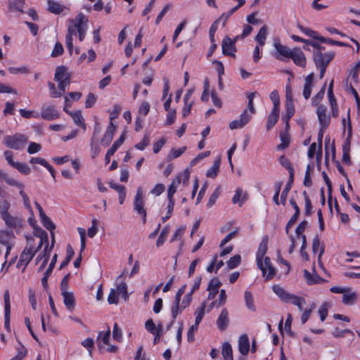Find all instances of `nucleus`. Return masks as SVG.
I'll return each instance as SVG.
<instances>
[{
	"mask_svg": "<svg viewBox=\"0 0 360 360\" xmlns=\"http://www.w3.org/2000/svg\"><path fill=\"white\" fill-rule=\"evenodd\" d=\"M88 28V20L83 13H79L74 19L68 20V33L65 37V44L72 54L73 51V36H77L78 33L79 39L82 41L85 38Z\"/></svg>",
	"mask_w": 360,
	"mask_h": 360,
	"instance_id": "f257e3e1",
	"label": "nucleus"
},
{
	"mask_svg": "<svg viewBox=\"0 0 360 360\" xmlns=\"http://www.w3.org/2000/svg\"><path fill=\"white\" fill-rule=\"evenodd\" d=\"M268 237H263L256 253L257 265L262 271V276L266 280L271 279L276 274V269L272 266L270 258L265 257L268 248Z\"/></svg>",
	"mask_w": 360,
	"mask_h": 360,
	"instance_id": "f03ea898",
	"label": "nucleus"
},
{
	"mask_svg": "<svg viewBox=\"0 0 360 360\" xmlns=\"http://www.w3.org/2000/svg\"><path fill=\"white\" fill-rule=\"evenodd\" d=\"M39 240L37 246L35 245L34 238L32 237L27 238V245L22 252L20 259L17 264V267H22L23 270L30 262L32 259L34 257L36 252L39 250L44 243L48 242L47 233L44 232L39 236Z\"/></svg>",
	"mask_w": 360,
	"mask_h": 360,
	"instance_id": "7ed1b4c3",
	"label": "nucleus"
},
{
	"mask_svg": "<svg viewBox=\"0 0 360 360\" xmlns=\"http://www.w3.org/2000/svg\"><path fill=\"white\" fill-rule=\"evenodd\" d=\"M272 290L282 302L292 304L301 311L304 310L303 306L306 304L304 297L292 294L278 285H273Z\"/></svg>",
	"mask_w": 360,
	"mask_h": 360,
	"instance_id": "20e7f679",
	"label": "nucleus"
},
{
	"mask_svg": "<svg viewBox=\"0 0 360 360\" xmlns=\"http://www.w3.org/2000/svg\"><path fill=\"white\" fill-rule=\"evenodd\" d=\"M27 141V139L25 135L16 134L13 136H6L4 138L3 143L9 148L20 150L25 147Z\"/></svg>",
	"mask_w": 360,
	"mask_h": 360,
	"instance_id": "39448f33",
	"label": "nucleus"
},
{
	"mask_svg": "<svg viewBox=\"0 0 360 360\" xmlns=\"http://www.w3.org/2000/svg\"><path fill=\"white\" fill-rule=\"evenodd\" d=\"M144 199L143 193L141 188H138L136 193L134 200V210L141 216L143 223L145 224L146 221V211L144 209Z\"/></svg>",
	"mask_w": 360,
	"mask_h": 360,
	"instance_id": "423d86ee",
	"label": "nucleus"
},
{
	"mask_svg": "<svg viewBox=\"0 0 360 360\" xmlns=\"http://www.w3.org/2000/svg\"><path fill=\"white\" fill-rule=\"evenodd\" d=\"M192 292H189L186 293L184 297H183L182 300L180 302H178L177 304V309L176 311H174V301L172 304L171 306V314L172 317L173 318V321L175 320L178 316L179 314L181 313V311L187 308L192 302Z\"/></svg>",
	"mask_w": 360,
	"mask_h": 360,
	"instance_id": "0eeeda50",
	"label": "nucleus"
},
{
	"mask_svg": "<svg viewBox=\"0 0 360 360\" xmlns=\"http://www.w3.org/2000/svg\"><path fill=\"white\" fill-rule=\"evenodd\" d=\"M255 95V93H250L248 95V109H245L240 115V120L241 121L240 122H243L245 126L250 122L252 115H254L256 112L253 106V99Z\"/></svg>",
	"mask_w": 360,
	"mask_h": 360,
	"instance_id": "6e6552de",
	"label": "nucleus"
},
{
	"mask_svg": "<svg viewBox=\"0 0 360 360\" xmlns=\"http://www.w3.org/2000/svg\"><path fill=\"white\" fill-rule=\"evenodd\" d=\"M60 117V113L56 107L51 104H44L41 108V118L52 121Z\"/></svg>",
	"mask_w": 360,
	"mask_h": 360,
	"instance_id": "1a4fd4ad",
	"label": "nucleus"
},
{
	"mask_svg": "<svg viewBox=\"0 0 360 360\" xmlns=\"http://www.w3.org/2000/svg\"><path fill=\"white\" fill-rule=\"evenodd\" d=\"M335 54L333 52L322 53L316 52L314 54V61L316 68H327L329 63L333 59Z\"/></svg>",
	"mask_w": 360,
	"mask_h": 360,
	"instance_id": "9d476101",
	"label": "nucleus"
},
{
	"mask_svg": "<svg viewBox=\"0 0 360 360\" xmlns=\"http://www.w3.org/2000/svg\"><path fill=\"white\" fill-rule=\"evenodd\" d=\"M273 46L276 50L274 57L279 60H284L285 58H289L292 49L283 45L278 39H274Z\"/></svg>",
	"mask_w": 360,
	"mask_h": 360,
	"instance_id": "9b49d317",
	"label": "nucleus"
},
{
	"mask_svg": "<svg viewBox=\"0 0 360 360\" xmlns=\"http://www.w3.org/2000/svg\"><path fill=\"white\" fill-rule=\"evenodd\" d=\"M289 58L292 59L293 63L301 68H305L307 60L304 52L299 48L295 47L292 49Z\"/></svg>",
	"mask_w": 360,
	"mask_h": 360,
	"instance_id": "f8f14e48",
	"label": "nucleus"
},
{
	"mask_svg": "<svg viewBox=\"0 0 360 360\" xmlns=\"http://www.w3.org/2000/svg\"><path fill=\"white\" fill-rule=\"evenodd\" d=\"M316 112L320 126L322 128H327L330 122V117L327 114V108L325 105H319L317 106Z\"/></svg>",
	"mask_w": 360,
	"mask_h": 360,
	"instance_id": "ddd939ff",
	"label": "nucleus"
},
{
	"mask_svg": "<svg viewBox=\"0 0 360 360\" xmlns=\"http://www.w3.org/2000/svg\"><path fill=\"white\" fill-rule=\"evenodd\" d=\"M63 110L72 117L75 125L81 127L84 131L86 129L84 118L80 110L70 111L66 110V106H64Z\"/></svg>",
	"mask_w": 360,
	"mask_h": 360,
	"instance_id": "4468645a",
	"label": "nucleus"
},
{
	"mask_svg": "<svg viewBox=\"0 0 360 360\" xmlns=\"http://www.w3.org/2000/svg\"><path fill=\"white\" fill-rule=\"evenodd\" d=\"M222 53L225 56H234L236 51L234 41L229 37H225L221 44Z\"/></svg>",
	"mask_w": 360,
	"mask_h": 360,
	"instance_id": "2eb2a0df",
	"label": "nucleus"
},
{
	"mask_svg": "<svg viewBox=\"0 0 360 360\" xmlns=\"http://www.w3.org/2000/svg\"><path fill=\"white\" fill-rule=\"evenodd\" d=\"M312 251L314 255L318 254V263L320 266H323V264L321 262V257L324 253V246L321 244L320 240L318 236H316L313 238L312 242Z\"/></svg>",
	"mask_w": 360,
	"mask_h": 360,
	"instance_id": "dca6fc26",
	"label": "nucleus"
},
{
	"mask_svg": "<svg viewBox=\"0 0 360 360\" xmlns=\"http://www.w3.org/2000/svg\"><path fill=\"white\" fill-rule=\"evenodd\" d=\"M0 181H4L8 186L15 187V188H18L20 191H22L24 188V185L22 182H20L17 179L10 176L4 170L2 171L1 173H0Z\"/></svg>",
	"mask_w": 360,
	"mask_h": 360,
	"instance_id": "f3484780",
	"label": "nucleus"
},
{
	"mask_svg": "<svg viewBox=\"0 0 360 360\" xmlns=\"http://www.w3.org/2000/svg\"><path fill=\"white\" fill-rule=\"evenodd\" d=\"M123 274L118 276L115 281V285L116 288H114L116 290L117 292L120 295L121 297H122L124 301H126L128 297V293H127V285L125 282L120 281L122 276Z\"/></svg>",
	"mask_w": 360,
	"mask_h": 360,
	"instance_id": "a211bd4d",
	"label": "nucleus"
},
{
	"mask_svg": "<svg viewBox=\"0 0 360 360\" xmlns=\"http://www.w3.org/2000/svg\"><path fill=\"white\" fill-rule=\"evenodd\" d=\"M238 350L240 353L246 356L250 351V341L247 334H243L238 339Z\"/></svg>",
	"mask_w": 360,
	"mask_h": 360,
	"instance_id": "6ab92c4d",
	"label": "nucleus"
},
{
	"mask_svg": "<svg viewBox=\"0 0 360 360\" xmlns=\"http://www.w3.org/2000/svg\"><path fill=\"white\" fill-rule=\"evenodd\" d=\"M115 130L116 126L113 124L112 121H110L101 140V143L103 145L107 146L111 142Z\"/></svg>",
	"mask_w": 360,
	"mask_h": 360,
	"instance_id": "aec40b11",
	"label": "nucleus"
},
{
	"mask_svg": "<svg viewBox=\"0 0 360 360\" xmlns=\"http://www.w3.org/2000/svg\"><path fill=\"white\" fill-rule=\"evenodd\" d=\"M314 73H311L307 75L304 79L303 96L305 99H308L311 93L312 88L314 86Z\"/></svg>",
	"mask_w": 360,
	"mask_h": 360,
	"instance_id": "412c9836",
	"label": "nucleus"
},
{
	"mask_svg": "<svg viewBox=\"0 0 360 360\" xmlns=\"http://www.w3.org/2000/svg\"><path fill=\"white\" fill-rule=\"evenodd\" d=\"M63 302L69 311H72L75 306V296L72 292L63 290L62 292Z\"/></svg>",
	"mask_w": 360,
	"mask_h": 360,
	"instance_id": "4be33fe9",
	"label": "nucleus"
},
{
	"mask_svg": "<svg viewBox=\"0 0 360 360\" xmlns=\"http://www.w3.org/2000/svg\"><path fill=\"white\" fill-rule=\"evenodd\" d=\"M229 313L226 309H223L217 321V327L220 330H224L229 324Z\"/></svg>",
	"mask_w": 360,
	"mask_h": 360,
	"instance_id": "5701e85b",
	"label": "nucleus"
},
{
	"mask_svg": "<svg viewBox=\"0 0 360 360\" xmlns=\"http://www.w3.org/2000/svg\"><path fill=\"white\" fill-rule=\"evenodd\" d=\"M290 202L292 207L295 209V212L293 215H291V217L288 222L286 224L285 226V232L288 234L289 233V230L291 228V226L295 223V221L297 220V218L300 215V208L295 201L293 199H290Z\"/></svg>",
	"mask_w": 360,
	"mask_h": 360,
	"instance_id": "b1692460",
	"label": "nucleus"
},
{
	"mask_svg": "<svg viewBox=\"0 0 360 360\" xmlns=\"http://www.w3.org/2000/svg\"><path fill=\"white\" fill-rule=\"evenodd\" d=\"M11 242H15V235L11 231L0 230V243L2 245H8Z\"/></svg>",
	"mask_w": 360,
	"mask_h": 360,
	"instance_id": "393cba45",
	"label": "nucleus"
},
{
	"mask_svg": "<svg viewBox=\"0 0 360 360\" xmlns=\"http://www.w3.org/2000/svg\"><path fill=\"white\" fill-rule=\"evenodd\" d=\"M70 75L66 68L60 66L56 68L55 73V80L57 82L60 81L70 80Z\"/></svg>",
	"mask_w": 360,
	"mask_h": 360,
	"instance_id": "a878e982",
	"label": "nucleus"
},
{
	"mask_svg": "<svg viewBox=\"0 0 360 360\" xmlns=\"http://www.w3.org/2000/svg\"><path fill=\"white\" fill-rule=\"evenodd\" d=\"M268 34V27L266 25H263L259 30L256 35L255 40L257 45L263 46L266 43V39Z\"/></svg>",
	"mask_w": 360,
	"mask_h": 360,
	"instance_id": "bb28decb",
	"label": "nucleus"
},
{
	"mask_svg": "<svg viewBox=\"0 0 360 360\" xmlns=\"http://www.w3.org/2000/svg\"><path fill=\"white\" fill-rule=\"evenodd\" d=\"M245 3V0H240V3L236 6L235 7L232 8L231 9H230L228 12H225V13H223L221 14V15L217 18V20H219V22L221 21V20H223V25H225V24L226 23V21L228 20V19L239 8H240L242 6L244 5V4Z\"/></svg>",
	"mask_w": 360,
	"mask_h": 360,
	"instance_id": "cd10ccee",
	"label": "nucleus"
},
{
	"mask_svg": "<svg viewBox=\"0 0 360 360\" xmlns=\"http://www.w3.org/2000/svg\"><path fill=\"white\" fill-rule=\"evenodd\" d=\"M57 261V255L55 254L51 259V262L49 266V268L44 273V277L41 278V283L44 288H46L48 285V278L51 276L52 271L55 266L56 262Z\"/></svg>",
	"mask_w": 360,
	"mask_h": 360,
	"instance_id": "c85d7f7f",
	"label": "nucleus"
},
{
	"mask_svg": "<svg viewBox=\"0 0 360 360\" xmlns=\"http://www.w3.org/2000/svg\"><path fill=\"white\" fill-rule=\"evenodd\" d=\"M279 112L280 109H272L268 117L266 122V129L268 131H269L277 122L279 117Z\"/></svg>",
	"mask_w": 360,
	"mask_h": 360,
	"instance_id": "c756f323",
	"label": "nucleus"
},
{
	"mask_svg": "<svg viewBox=\"0 0 360 360\" xmlns=\"http://www.w3.org/2000/svg\"><path fill=\"white\" fill-rule=\"evenodd\" d=\"M145 328L151 334L155 335L156 337H160L162 326L161 325H160L158 328H156L152 319H148V321H146L145 323Z\"/></svg>",
	"mask_w": 360,
	"mask_h": 360,
	"instance_id": "7c9ffc66",
	"label": "nucleus"
},
{
	"mask_svg": "<svg viewBox=\"0 0 360 360\" xmlns=\"http://www.w3.org/2000/svg\"><path fill=\"white\" fill-rule=\"evenodd\" d=\"M181 184V176H177L171 183L167 191V198L174 199V195L176 192L179 186Z\"/></svg>",
	"mask_w": 360,
	"mask_h": 360,
	"instance_id": "2f4dec72",
	"label": "nucleus"
},
{
	"mask_svg": "<svg viewBox=\"0 0 360 360\" xmlns=\"http://www.w3.org/2000/svg\"><path fill=\"white\" fill-rule=\"evenodd\" d=\"M356 298L357 294L354 291H351L350 288H349L348 292L343 293L342 302L345 304L352 305L355 303Z\"/></svg>",
	"mask_w": 360,
	"mask_h": 360,
	"instance_id": "473e14b6",
	"label": "nucleus"
},
{
	"mask_svg": "<svg viewBox=\"0 0 360 360\" xmlns=\"http://www.w3.org/2000/svg\"><path fill=\"white\" fill-rule=\"evenodd\" d=\"M304 276L308 285L319 283L323 280L317 274H311L307 270H304Z\"/></svg>",
	"mask_w": 360,
	"mask_h": 360,
	"instance_id": "72a5a7b5",
	"label": "nucleus"
},
{
	"mask_svg": "<svg viewBox=\"0 0 360 360\" xmlns=\"http://www.w3.org/2000/svg\"><path fill=\"white\" fill-rule=\"evenodd\" d=\"M1 217L4 221L5 224L9 228H15L19 224V220L9 213L4 214Z\"/></svg>",
	"mask_w": 360,
	"mask_h": 360,
	"instance_id": "f704fd0d",
	"label": "nucleus"
},
{
	"mask_svg": "<svg viewBox=\"0 0 360 360\" xmlns=\"http://www.w3.org/2000/svg\"><path fill=\"white\" fill-rule=\"evenodd\" d=\"M64 8L65 7L58 2L53 0H49L48 1V10L52 13L60 14L63 11Z\"/></svg>",
	"mask_w": 360,
	"mask_h": 360,
	"instance_id": "c9c22d12",
	"label": "nucleus"
},
{
	"mask_svg": "<svg viewBox=\"0 0 360 360\" xmlns=\"http://www.w3.org/2000/svg\"><path fill=\"white\" fill-rule=\"evenodd\" d=\"M110 338V328L108 326L107 330L104 332H100L98 333L97 341L98 342V345L103 343L102 347H105V345H108L109 340Z\"/></svg>",
	"mask_w": 360,
	"mask_h": 360,
	"instance_id": "e433bc0d",
	"label": "nucleus"
},
{
	"mask_svg": "<svg viewBox=\"0 0 360 360\" xmlns=\"http://www.w3.org/2000/svg\"><path fill=\"white\" fill-rule=\"evenodd\" d=\"M220 158H217L214 160L212 166L207 171L206 176L210 178H214L217 176L220 166Z\"/></svg>",
	"mask_w": 360,
	"mask_h": 360,
	"instance_id": "4c0bfd02",
	"label": "nucleus"
},
{
	"mask_svg": "<svg viewBox=\"0 0 360 360\" xmlns=\"http://www.w3.org/2000/svg\"><path fill=\"white\" fill-rule=\"evenodd\" d=\"M297 27L305 35H307V36H308L309 37H311L313 39H317V40H319L320 41V38H321L322 37L320 36L319 34L317 32H316L314 30H311L309 27H304V26H302L301 25H298Z\"/></svg>",
	"mask_w": 360,
	"mask_h": 360,
	"instance_id": "58836bf2",
	"label": "nucleus"
},
{
	"mask_svg": "<svg viewBox=\"0 0 360 360\" xmlns=\"http://www.w3.org/2000/svg\"><path fill=\"white\" fill-rule=\"evenodd\" d=\"M285 111L286 114L284 117L285 121L288 123V120L295 114V106L292 100L286 101L285 102Z\"/></svg>",
	"mask_w": 360,
	"mask_h": 360,
	"instance_id": "ea45409f",
	"label": "nucleus"
},
{
	"mask_svg": "<svg viewBox=\"0 0 360 360\" xmlns=\"http://www.w3.org/2000/svg\"><path fill=\"white\" fill-rule=\"evenodd\" d=\"M45 243H46V246H45L43 252H41L40 254H39V255L37 256V257L36 259V264H37L40 261H43L45 259L46 254H49V258L50 257L51 252L53 248L54 239L53 238L52 239V243H51V246L49 245V241Z\"/></svg>",
	"mask_w": 360,
	"mask_h": 360,
	"instance_id": "a19ab883",
	"label": "nucleus"
},
{
	"mask_svg": "<svg viewBox=\"0 0 360 360\" xmlns=\"http://www.w3.org/2000/svg\"><path fill=\"white\" fill-rule=\"evenodd\" d=\"M244 300L247 308L252 311H255L256 307L254 304V299L252 293L250 291L246 290L245 292Z\"/></svg>",
	"mask_w": 360,
	"mask_h": 360,
	"instance_id": "79ce46f5",
	"label": "nucleus"
},
{
	"mask_svg": "<svg viewBox=\"0 0 360 360\" xmlns=\"http://www.w3.org/2000/svg\"><path fill=\"white\" fill-rule=\"evenodd\" d=\"M279 162L283 167H284L285 168H286L288 169V171L290 173V180L292 181L293 179V176H294V169H293V167H292L289 160L287 158H285L284 155H282L279 158Z\"/></svg>",
	"mask_w": 360,
	"mask_h": 360,
	"instance_id": "37998d69",
	"label": "nucleus"
},
{
	"mask_svg": "<svg viewBox=\"0 0 360 360\" xmlns=\"http://www.w3.org/2000/svg\"><path fill=\"white\" fill-rule=\"evenodd\" d=\"M232 347L228 342L224 343L222 346V355L224 360H233Z\"/></svg>",
	"mask_w": 360,
	"mask_h": 360,
	"instance_id": "c03bdc74",
	"label": "nucleus"
},
{
	"mask_svg": "<svg viewBox=\"0 0 360 360\" xmlns=\"http://www.w3.org/2000/svg\"><path fill=\"white\" fill-rule=\"evenodd\" d=\"M246 198L245 195H243V190L241 188H238L236 191V193L232 198V202L234 204L238 203L240 206H241L243 202L245 201Z\"/></svg>",
	"mask_w": 360,
	"mask_h": 360,
	"instance_id": "a18cd8bd",
	"label": "nucleus"
},
{
	"mask_svg": "<svg viewBox=\"0 0 360 360\" xmlns=\"http://www.w3.org/2000/svg\"><path fill=\"white\" fill-rule=\"evenodd\" d=\"M205 304L202 303L200 307H198L195 311V323L199 326L204 315H205Z\"/></svg>",
	"mask_w": 360,
	"mask_h": 360,
	"instance_id": "49530a36",
	"label": "nucleus"
},
{
	"mask_svg": "<svg viewBox=\"0 0 360 360\" xmlns=\"http://www.w3.org/2000/svg\"><path fill=\"white\" fill-rule=\"evenodd\" d=\"M186 150V146H183L181 148L175 149L172 148L169 153L168 154V159L172 160L179 158L181 156Z\"/></svg>",
	"mask_w": 360,
	"mask_h": 360,
	"instance_id": "de8ad7c7",
	"label": "nucleus"
},
{
	"mask_svg": "<svg viewBox=\"0 0 360 360\" xmlns=\"http://www.w3.org/2000/svg\"><path fill=\"white\" fill-rule=\"evenodd\" d=\"M326 128H322L321 127L320 130L318 134V142H319V146L317 149V160H320L322 156V139L323 136L324 130Z\"/></svg>",
	"mask_w": 360,
	"mask_h": 360,
	"instance_id": "09e8293b",
	"label": "nucleus"
},
{
	"mask_svg": "<svg viewBox=\"0 0 360 360\" xmlns=\"http://www.w3.org/2000/svg\"><path fill=\"white\" fill-rule=\"evenodd\" d=\"M326 84H325L321 89L316 94V96H314L312 98L311 103L314 105H319V103L323 99L325 95V90H326Z\"/></svg>",
	"mask_w": 360,
	"mask_h": 360,
	"instance_id": "8fccbe9b",
	"label": "nucleus"
},
{
	"mask_svg": "<svg viewBox=\"0 0 360 360\" xmlns=\"http://www.w3.org/2000/svg\"><path fill=\"white\" fill-rule=\"evenodd\" d=\"M168 233H169V227L168 226L164 227L163 229L161 231L160 234L156 241L157 247L159 248L164 244Z\"/></svg>",
	"mask_w": 360,
	"mask_h": 360,
	"instance_id": "3c124183",
	"label": "nucleus"
},
{
	"mask_svg": "<svg viewBox=\"0 0 360 360\" xmlns=\"http://www.w3.org/2000/svg\"><path fill=\"white\" fill-rule=\"evenodd\" d=\"M120 295L117 292L116 290L112 288L108 296V302L110 304H117L119 302V297Z\"/></svg>",
	"mask_w": 360,
	"mask_h": 360,
	"instance_id": "603ef678",
	"label": "nucleus"
},
{
	"mask_svg": "<svg viewBox=\"0 0 360 360\" xmlns=\"http://www.w3.org/2000/svg\"><path fill=\"white\" fill-rule=\"evenodd\" d=\"M14 168L18 169L21 174L24 175H27L31 172L30 168L26 164L19 162L15 164Z\"/></svg>",
	"mask_w": 360,
	"mask_h": 360,
	"instance_id": "864d4df0",
	"label": "nucleus"
},
{
	"mask_svg": "<svg viewBox=\"0 0 360 360\" xmlns=\"http://www.w3.org/2000/svg\"><path fill=\"white\" fill-rule=\"evenodd\" d=\"M10 202L6 198L1 199L0 200V215H5V214L8 213V210L10 208Z\"/></svg>",
	"mask_w": 360,
	"mask_h": 360,
	"instance_id": "5fc2aeb1",
	"label": "nucleus"
},
{
	"mask_svg": "<svg viewBox=\"0 0 360 360\" xmlns=\"http://www.w3.org/2000/svg\"><path fill=\"white\" fill-rule=\"evenodd\" d=\"M270 99L271 100L273 104H274V109H280L279 105H280V98L278 92L276 90H274L270 94Z\"/></svg>",
	"mask_w": 360,
	"mask_h": 360,
	"instance_id": "6e6d98bb",
	"label": "nucleus"
},
{
	"mask_svg": "<svg viewBox=\"0 0 360 360\" xmlns=\"http://www.w3.org/2000/svg\"><path fill=\"white\" fill-rule=\"evenodd\" d=\"M226 301V291L224 289L220 290L219 297L218 301H215L212 302L213 306H216L217 307H219L224 305Z\"/></svg>",
	"mask_w": 360,
	"mask_h": 360,
	"instance_id": "4d7b16f0",
	"label": "nucleus"
},
{
	"mask_svg": "<svg viewBox=\"0 0 360 360\" xmlns=\"http://www.w3.org/2000/svg\"><path fill=\"white\" fill-rule=\"evenodd\" d=\"M240 261H241L240 256L239 255H236L232 257L231 258H230V259L227 262V265L229 269H234L240 264Z\"/></svg>",
	"mask_w": 360,
	"mask_h": 360,
	"instance_id": "13d9d810",
	"label": "nucleus"
},
{
	"mask_svg": "<svg viewBox=\"0 0 360 360\" xmlns=\"http://www.w3.org/2000/svg\"><path fill=\"white\" fill-rule=\"evenodd\" d=\"M320 42L326 43L331 45H336L339 46H349V45L345 42L335 41L330 38L321 37L320 38Z\"/></svg>",
	"mask_w": 360,
	"mask_h": 360,
	"instance_id": "bf43d9fd",
	"label": "nucleus"
},
{
	"mask_svg": "<svg viewBox=\"0 0 360 360\" xmlns=\"http://www.w3.org/2000/svg\"><path fill=\"white\" fill-rule=\"evenodd\" d=\"M25 0H13L10 3V7L14 8L20 12H23V6Z\"/></svg>",
	"mask_w": 360,
	"mask_h": 360,
	"instance_id": "052dcab7",
	"label": "nucleus"
},
{
	"mask_svg": "<svg viewBox=\"0 0 360 360\" xmlns=\"http://www.w3.org/2000/svg\"><path fill=\"white\" fill-rule=\"evenodd\" d=\"M8 70L11 74H13V75H16V74H19V73L28 74L30 72V70L27 67H20V68L9 67Z\"/></svg>",
	"mask_w": 360,
	"mask_h": 360,
	"instance_id": "680f3d73",
	"label": "nucleus"
},
{
	"mask_svg": "<svg viewBox=\"0 0 360 360\" xmlns=\"http://www.w3.org/2000/svg\"><path fill=\"white\" fill-rule=\"evenodd\" d=\"M186 288V285H182L178 290V291L176 292V293L175 295V297H174V309H175L174 311H176V309L178 307H177L178 302L181 301V297H182L183 294L185 292Z\"/></svg>",
	"mask_w": 360,
	"mask_h": 360,
	"instance_id": "e2e57ef3",
	"label": "nucleus"
},
{
	"mask_svg": "<svg viewBox=\"0 0 360 360\" xmlns=\"http://www.w3.org/2000/svg\"><path fill=\"white\" fill-rule=\"evenodd\" d=\"M198 326L194 323L192 325L187 333V339L188 341L190 342H193L195 340V333L198 330Z\"/></svg>",
	"mask_w": 360,
	"mask_h": 360,
	"instance_id": "0e129e2a",
	"label": "nucleus"
},
{
	"mask_svg": "<svg viewBox=\"0 0 360 360\" xmlns=\"http://www.w3.org/2000/svg\"><path fill=\"white\" fill-rule=\"evenodd\" d=\"M314 309V304H312L309 308L304 309L301 316V321L302 323H305L309 319L313 309Z\"/></svg>",
	"mask_w": 360,
	"mask_h": 360,
	"instance_id": "69168bd1",
	"label": "nucleus"
},
{
	"mask_svg": "<svg viewBox=\"0 0 360 360\" xmlns=\"http://www.w3.org/2000/svg\"><path fill=\"white\" fill-rule=\"evenodd\" d=\"M98 232L97 221L93 219L91 221V226L88 229L87 233L89 238H93Z\"/></svg>",
	"mask_w": 360,
	"mask_h": 360,
	"instance_id": "338daca9",
	"label": "nucleus"
},
{
	"mask_svg": "<svg viewBox=\"0 0 360 360\" xmlns=\"http://www.w3.org/2000/svg\"><path fill=\"white\" fill-rule=\"evenodd\" d=\"M221 285V282L217 278H213L210 281L207 290L218 292Z\"/></svg>",
	"mask_w": 360,
	"mask_h": 360,
	"instance_id": "774afa93",
	"label": "nucleus"
}]
</instances>
